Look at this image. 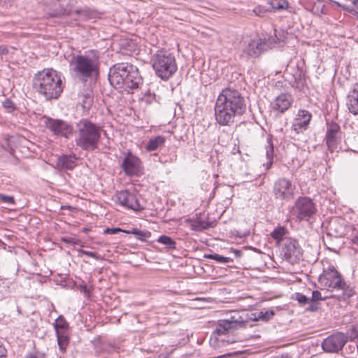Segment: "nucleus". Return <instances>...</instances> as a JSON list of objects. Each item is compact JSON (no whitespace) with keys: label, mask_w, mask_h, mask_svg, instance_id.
Listing matches in <instances>:
<instances>
[{"label":"nucleus","mask_w":358,"mask_h":358,"mask_svg":"<svg viewBox=\"0 0 358 358\" xmlns=\"http://www.w3.org/2000/svg\"><path fill=\"white\" fill-rule=\"evenodd\" d=\"M246 110V101L237 90L226 87L218 95L215 105V117L222 126H231L236 117Z\"/></svg>","instance_id":"1"},{"label":"nucleus","mask_w":358,"mask_h":358,"mask_svg":"<svg viewBox=\"0 0 358 358\" xmlns=\"http://www.w3.org/2000/svg\"><path fill=\"white\" fill-rule=\"evenodd\" d=\"M108 80L110 85L120 92L133 93L142 83V78L138 68L129 63H118L109 71Z\"/></svg>","instance_id":"2"},{"label":"nucleus","mask_w":358,"mask_h":358,"mask_svg":"<svg viewBox=\"0 0 358 358\" xmlns=\"http://www.w3.org/2000/svg\"><path fill=\"white\" fill-rule=\"evenodd\" d=\"M33 88L47 100H51L60 96L64 85L60 75L52 69H48L35 74Z\"/></svg>","instance_id":"3"},{"label":"nucleus","mask_w":358,"mask_h":358,"mask_svg":"<svg viewBox=\"0 0 358 358\" xmlns=\"http://www.w3.org/2000/svg\"><path fill=\"white\" fill-rule=\"evenodd\" d=\"M70 66L74 76L82 83H85L99 72V54L91 50L84 54L73 56Z\"/></svg>","instance_id":"4"},{"label":"nucleus","mask_w":358,"mask_h":358,"mask_svg":"<svg viewBox=\"0 0 358 358\" xmlns=\"http://www.w3.org/2000/svg\"><path fill=\"white\" fill-rule=\"evenodd\" d=\"M101 127L87 119L76 123L75 142L83 150L92 152L98 148Z\"/></svg>","instance_id":"5"},{"label":"nucleus","mask_w":358,"mask_h":358,"mask_svg":"<svg viewBox=\"0 0 358 358\" xmlns=\"http://www.w3.org/2000/svg\"><path fill=\"white\" fill-rule=\"evenodd\" d=\"M44 3L50 6L49 14L52 17H62L64 15L71 17L75 21H85L94 19L96 13L88 8L72 10L73 6L76 0H42Z\"/></svg>","instance_id":"6"},{"label":"nucleus","mask_w":358,"mask_h":358,"mask_svg":"<svg viewBox=\"0 0 358 358\" xmlns=\"http://www.w3.org/2000/svg\"><path fill=\"white\" fill-rule=\"evenodd\" d=\"M151 63L156 75L165 80L170 78L178 69L173 54L164 49L157 50L153 55Z\"/></svg>","instance_id":"7"},{"label":"nucleus","mask_w":358,"mask_h":358,"mask_svg":"<svg viewBox=\"0 0 358 358\" xmlns=\"http://www.w3.org/2000/svg\"><path fill=\"white\" fill-rule=\"evenodd\" d=\"M318 282L325 288L341 291L342 293L336 296L339 301H345L351 296V294L348 290V286L340 273L333 266L324 268L322 273L318 278Z\"/></svg>","instance_id":"8"},{"label":"nucleus","mask_w":358,"mask_h":358,"mask_svg":"<svg viewBox=\"0 0 358 358\" xmlns=\"http://www.w3.org/2000/svg\"><path fill=\"white\" fill-rule=\"evenodd\" d=\"M248 323V322L238 313L231 316L229 320H220L217 322V324L212 333L210 341H218L219 336L227 334L232 329L245 327Z\"/></svg>","instance_id":"9"},{"label":"nucleus","mask_w":358,"mask_h":358,"mask_svg":"<svg viewBox=\"0 0 358 358\" xmlns=\"http://www.w3.org/2000/svg\"><path fill=\"white\" fill-rule=\"evenodd\" d=\"M316 213V207L308 197H299L292 208V214L299 221L308 220Z\"/></svg>","instance_id":"10"},{"label":"nucleus","mask_w":358,"mask_h":358,"mask_svg":"<svg viewBox=\"0 0 358 358\" xmlns=\"http://www.w3.org/2000/svg\"><path fill=\"white\" fill-rule=\"evenodd\" d=\"M43 124L56 136L69 138L73 134V126L62 120L45 117Z\"/></svg>","instance_id":"11"},{"label":"nucleus","mask_w":358,"mask_h":358,"mask_svg":"<svg viewBox=\"0 0 358 358\" xmlns=\"http://www.w3.org/2000/svg\"><path fill=\"white\" fill-rule=\"evenodd\" d=\"M281 253L284 258L292 264L299 262L303 256V250L298 241L292 238L284 240Z\"/></svg>","instance_id":"12"},{"label":"nucleus","mask_w":358,"mask_h":358,"mask_svg":"<svg viewBox=\"0 0 358 358\" xmlns=\"http://www.w3.org/2000/svg\"><path fill=\"white\" fill-rule=\"evenodd\" d=\"M295 185L285 178L278 179L273 185V194L277 199L289 201L294 196Z\"/></svg>","instance_id":"13"},{"label":"nucleus","mask_w":358,"mask_h":358,"mask_svg":"<svg viewBox=\"0 0 358 358\" xmlns=\"http://www.w3.org/2000/svg\"><path fill=\"white\" fill-rule=\"evenodd\" d=\"M348 339V336L343 333L337 332L324 338L322 343V348L326 352L338 353L342 350Z\"/></svg>","instance_id":"14"},{"label":"nucleus","mask_w":358,"mask_h":358,"mask_svg":"<svg viewBox=\"0 0 358 358\" xmlns=\"http://www.w3.org/2000/svg\"><path fill=\"white\" fill-rule=\"evenodd\" d=\"M115 197L121 206L129 209L138 211L143 208L138 202L137 194L134 190L125 189L117 192Z\"/></svg>","instance_id":"15"},{"label":"nucleus","mask_w":358,"mask_h":358,"mask_svg":"<svg viewBox=\"0 0 358 358\" xmlns=\"http://www.w3.org/2000/svg\"><path fill=\"white\" fill-rule=\"evenodd\" d=\"M121 167L127 176H137L141 171V161L131 152H128L122 161Z\"/></svg>","instance_id":"16"},{"label":"nucleus","mask_w":358,"mask_h":358,"mask_svg":"<svg viewBox=\"0 0 358 358\" xmlns=\"http://www.w3.org/2000/svg\"><path fill=\"white\" fill-rule=\"evenodd\" d=\"M293 101L292 96L288 93H282L271 103L272 110L277 114H282L291 106Z\"/></svg>","instance_id":"17"},{"label":"nucleus","mask_w":358,"mask_h":358,"mask_svg":"<svg viewBox=\"0 0 358 358\" xmlns=\"http://www.w3.org/2000/svg\"><path fill=\"white\" fill-rule=\"evenodd\" d=\"M268 47L269 45L266 41L262 39L257 41L253 40L248 43L243 48V53L245 54L248 57H257Z\"/></svg>","instance_id":"18"},{"label":"nucleus","mask_w":358,"mask_h":358,"mask_svg":"<svg viewBox=\"0 0 358 358\" xmlns=\"http://www.w3.org/2000/svg\"><path fill=\"white\" fill-rule=\"evenodd\" d=\"M340 130V126L336 122H331L327 123L326 143L329 150L331 152H334L337 148V136Z\"/></svg>","instance_id":"19"},{"label":"nucleus","mask_w":358,"mask_h":358,"mask_svg":"<svg viewBox=\"0 0 358 358\" xmlns=\"http://www.w3.org/2000/svg\"><path fill=\"white\" fill-rule=\"evenodd\" d=\"M312 118L311 113L306 110H299L296 117L292 124V129L297 133H300L308 128Z\"/></svg>","instance_id":"20"},{"label":"nucleus","mask_w":358,"mask_h":358,"mask_svg":"<svg viewBox=\"0 0 358 358\" xmlns=\"http://www.w3.org/2000/svg\"><path fill=\"white\" fill-rule=\"evenodd\" d=\"M347 107L352 114L358 115V83L354 85L347 96Z\"/></svg>","instance_id":"21"},{"label":"nucleus","mask_w":358,"mask_h":358,"mask_svg":"<svg viewBox=\"0 0 358 358\" xmlns=\"http://www.w3.org/2000/svg\"><path fill=\"white\" fill-rule=\"evenodd\" d=\"M78 157L75 155L59 156L57 166L60 170H72L77 165Z\"/></svg>","instance_id":"22"},{"label":"nucleus","mask_w":358,"mask_h":358,"mask_svg":"<svg viewBox=\"0 0 358 358\" xmlns=\"http://www.w3.org/2000/svg\"><path fill=\"white\" fill-rule=\"evenodd\" d=\"M289 231L285 227L278 226L273 229L270 235L276 241L277 244L282 245L285 238H290V237H287Z\"/></svg>","instance_id":"23"},{"label":"nucleus","mask_w":358,"mask_h":358,"mask_svg":"<svg viewBox=\"0 0 358 358\" xmlns=\"http://www.w3.org/2000/svg\"><path fill=\"white\" fill-rule=\"evenodd\" d=\"M165 138L162 136H157L150 138L145 145V150L148 152L157 150L164 146Z\"/></svg>","instance_id":"24"},{"label":"nucleus","mask_w":358,"mask_h":358,"mask_svg":"<svg viewBox=\"0 0 358 358\" xmlns=\"http://www.w3.org/2000/svg\"><path fill=\"white\" fill-rule=\"evenodd\" d=\"M266 142L267 145L266 146V156L267 158V162L264 165L266 166V170H268L271 167L273 164L274 146L271 136L267 138Z\"/></svg>","instance_id":"25"},{"label":"nucleus","mask_w":358,"mask_h":358,"mask_svg":"<svg viewBox=\"0 0 358 358\" xmlns=\"http://www.w3.org/2000/svg\"><path fill=\"white\" fill-rule=\"evenodd\" d=\"M124 233L127 234H133L135 237L141 241H145L147 238H150L151 232L148 230H140L136 228H132L131 229H127L124 231Z\"/></svg>","instance_id":"26"},{"label":"nucleus","mask_w":358,"mask_h":358,"mask_svg":"<svg viewBox=\"0 0 358 358\" xmlns=\"http://www.w3.org/2000/svg\"><path fill=\"white\" fill-rule=\"evenodd\" d=\"M54 327L56 334L58 332H69V326L65 318L62 315H59L54 322Z\"/></svg>","instance_id":"27"},{"label":"nucleus","mask_w":358,"mask_h":358,"mask_svg":"<svg viewBox=\"0 0 358 358\" xmlns=\"http://www.w3.org/2000/svg\"><path fill=\"white\" fill-rule=\"evenodd\" d=\"M56 334L59 349L61 351L64 352L69 343V332H58Z\"/></svg>","instance_id":"28"},{"label":"nucleus","mask_w":358,"mask_h":358,"mask_svg":"<svg viewBox=\"0 0 358 358\" xmlns=\"http://www.w3.org/2000/svg\"><path fill=\"white\" fill-rule=\"evenodd\" d=\"M269 3L273 10H286L289 6L287 0H270Z\"/></svg>","instance_id":"29"},{"label":"nucleus","mask_w":358,"mask_h":358,"mask_svg":"<svg viewBox=\"0 0 358 358\" xmlns=\"http://www.w3.org/2000/svg\"><path fill=\"white\" fill-rule=\"evenodd\" d=\"M157 241L159 243L166 245V247L168 249H175L176 248V243L175 241L168 236L162 235V236H159Z\"/></svg>","instance_id":"30"},{"label":"nucleus","mask_w":358,"mask_h":358,"mask_svg":"<svg viewBox=\"0 0 358 358\" xmlns=\"http://www.w3.org/2000/svg\"><path fill=\"white\" fill-rule=\"evenodd\" d=\"M204 258L213 259L219 263H229L233 261L230 257H223L218 254H206Z\"/></svg>","instance_id":"31"},{"label":"nucleus","mask_w":358,"mask_h":358,"mask_svg":"<svg viewBox=\"0 0 358 358\" xmlns=\"http://www.w3.org/2000/svg\"><path fill=\"white\" fill-rule=\"evenodd\" d=\"M191 227L194 231H202L210 227V224L203 220H196L191 224Z\"/></svg>","instance_id":"32"},{"label":"nucleus","mask_w":358,"mask_h":358,"mask_svg":"<svg viewBox=\"0 0 358 358\" xmlns=\"http://www.w3.org/2000/svg\"><path fill=\"white\" fill-rule=\"evenodd\" d=\"M275 315V313L273 310H267L265 312L260 311L258 313V315L255 317V318L252 320V321H257L259 320H263V321H268L270 319L273 317V316Z\"/></svg>","instance_id":"33"},{"label":"nucleus","mask_w":358,"mask_h":358,"mask_svg":"<svg viewBox=\"0 0 358 358\" xmlns=\"http://www.w3.org/2000/svg\"><path fill=\"white\" fill-rule=\"evenodd\" d=\"M294 299L301 306L308 304L310 302V299L301 293H296Z\"/></svg>","instance_id":"34"},{"label":"nucleus","mask_w":358,"mask_h":358,"mask_svg":"<svg viewBox=\"0 0 358 358\" xmlns=\"http://www.w3.org/2000/svg\"><path fill=\"white\" fill-rule=\"evenodd\" d=\"M328 296H322L320 292L315 290L312 292V296L310 299V302H317L318 301H324Z\"/></svg>","instance_id":"35"},{"label":"nucleus","mask_w":358,"mask_h":358,"mask_svg":"<svg viewBox=\"0 0 358 358\" xmlns=\"http://www.w3.org/2000/svg\"><path fill=\"white\" fill-rule=\"evenodd\" d=\"M15 203V199L13 196H8L0 194V203H9L13 204Z\"/></svg>","instance_id":"36"},{"label":"nucleus","mask_w":358,"mask_h":358,"mask_svg":"<svg viewBox=\"0 0 358 358\" xmlns=\"http://www.w3.org/2000/svg\"><path fill=\"white\" fill-rule=\"evenodd\" d=\"M3 106L9 113L13 111L15 109V104L10 99H6L3 102Z\"/></svg>","instance_id":"37"},{"label":"nucleus","mask_w":358,"mask_h":358,"mask_svg":"<svg viewBox=\"0 0 358 358\" xmlns=\"http://www.w3.org/2000/svg\"><path fill=\"white\" fill-rule=\"evenodd\" d=\"M124 229H122L120 228H106L104 230V234H116L119 232H124Z\"/></svg>","instance_id":"38"},{"label":"nucleus","mask_w":358,"mask_h":358,"mask_svg":"<svg viewBox=\"0 0 358 358\" xmlns=\"http://www.w3.org/2000/svg\"><path fill=\"white\" fill-rule=\"evenodd\" d=\"M80 252L95 259H99L101 258L99 255L91 251L80 250Z\"/></svg>","instance_id":"39"},{"label":"nucleus","mask_w":358,"mask_h":358,"mask_svg":"<svg viewBox=\"0 0 358 358\" xmlns=\"http://www.w3.org/2000/svg\"><path fill=\"white\" fill-rule=\"evenodd\" d=\"M309 306L307 307L306 310L310 312L317 311L319 308V306L316 302H310Z\"/></svg>","instance_id":"40"},{"label":"nucleus","mask_w":358,"mask_h":358,"mask_svg":"<svg viewBox=\"0 0 358 358\" xmlns=\"http://www.w3.org/2000/svg\"><path fill=\"white\" fill-rule=\"evenodd\" d=\"M61 240L62 242L68 244L75 245L76 243L75 239L71 237H63Z\"/></svg>","instance_id":"41"},{"label":"nucleus","mask_w":358,"mask_h":358,"mask_svg":"<svg viewBox=\"0 0 358 358\" xmlns=\"http://www.w3.org/2000/svg\"><path fill=\"white\" fill-rule=\"evenodd\" d=\"M6 349L0 342V358H6Z\"/></svg>","instance_id":"42"},{"label":"nucleus","mask_w":358,"mask_h":358,"mask_svg":"<svg viewBox=\"0 0 358 358\" xmlns=\"http://www.w3.org/2000/svg\"><path fill=\"white\" fill-rule=\"evenodd\" d=\"M26 358H43V356L37 352L29 353L27 355Z\"/></svg>","instance_id":"43"},{"label":"nucleus","mask_w":358,"mask_h":358,"mask_svg":"<svg viewBox=\"0 0 358 358\" xmlns=\"http://www.w3.org/2000/svg\"><path fill=\"white\" fill-rule=\"evenodd\" d=\"M8 50L6 48V47H5L3 45L0 46V56H1L3 55H6L8 53Z\"/></svg>","instance_id":"44"},{"label":"nucleus","mask_w":358,"mask_h":358,"mask_svg":"<svg viewBox=\"0 0 358 358\" xmlns=\"http://www.w3.org/2000/svg\"><path fill=\"white\" fill-rule=\"evenodd\" d=\"M273 358H291V357L289 355H282L280 356H277Z\"/></svg>","instance_id":"45"},{"label":"nucleus","mask_w":358,"mask_h":358,"mask_svg":"<svg viewBox=\"0 0 358 358\" xmlns=\"http://www.w3.org/2000/svg\"><path fill=\"white\" fill-rule=\"evenodd\" d=\"M61 209L62 210H64V209L71 210V209H73V207H71L70 206H62Z\"/></svg>","instance_id":"46"},{"label":"nucleus","mask_w":358,"mask_h":358,"mask_svg":"<svg viewBox=\"0 0 358 358\" xmlns=\"http://www.w3.org/2000/svg\"><path fill=\"white\" fill-rule=\"evenodd\" d=\"M254 12L256 13V14L257 15H260V13H261V8H256L255 10H254Z\"/></svg>","instance_id":"47"},{"label":"nucleus","mask_w":358,"mask_h":358,"mask_svg":"<svg viewBox=\"0 0 358 358\" xmlns=\"http://www.w3.org/2000/svg\"><path fill=\"white\" fill-rule=\"evenodd\" d=\"M353 5L358 8V0H352Z\"/></svg>","instance_id":"48"},{"label":"nucleus","mask_w":358,"mask_h":358,"mask_svg":"<svg viewBox=\"0 0 358 358\" xmlns=\"http://www.w3.org/2000/svg\"><path fill=\"white\" fill-rule=\"evenodd\" d=\"M234 253L236 257H241V252L240 250H235Z\"/></svg>","instance_id":"49"},{"label":"nucleus","mask_w":358,"mask_h":358,"mask_svg":"<svg viewBox=\"0 0 358 358\" xmlns=\"http://www.w3.org/2000/svg\"><path fill=\"white\" fill-rule=\"evenodd\" d=\"M82 289H83V291L85 294H87V293H88V292H89V290H88V289H87V286H84V287H82Z\"/></svg>","instance_id":"50"},{"label":"nucleus","mask_w":358,"mask_h":358,"mask_svg":"<svg viewBox=\"0 0 358 358\" xmlns=\"http://www.w3.org/2000/svg\"><path fill=\"white\" fill-rule=\"evenodd\" d=\"M357 241H358V238H357Z\"/></svg>","instance_id":"51"}]
</instances>
